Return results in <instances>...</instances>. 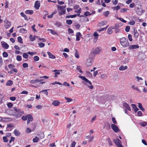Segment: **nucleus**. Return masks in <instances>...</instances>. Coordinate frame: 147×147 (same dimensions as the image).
<instances>
[{
	"label": "nucleus",
	"instance_id": "obj_1",
	"mask_svg": "<svg viewBox=\"0 0 147 147\" xmlns=\"http://www.w3.org/2000/svg\"><path fill=\"white\" fill-rule=\"evenodd\" d=\"M120 44L124 48L127 47L129 46V43L128 39L125 37H122L119 39Z\"/></svg>",
	"mask_w": 147,
	"mask_h": 147
},
{
	"label": "nucleus",
	"instance_id": "obj_2",
	"mask_svg": "<svg viewBox=\"0 0 147 147\" xmlns=\"http://www.w3.org/2000/svg\"><path fill=\"white\" fill-rule=\"evenodd\" d=\"M113 141L118 147H123L121 144V141L118 138H117L116 139H113Z\"/></svg>",
	"mask_w": 147,
	"mask_h": 147
},
{
	"label": "nucleus",
	"instance_id": "obj_3",
	"mask_svg": "<svg viewBox=\"0 0 147 147\" xmlns=\"http://www.w3.org/2000/svg\"><path fill=\"white\" fill-rule=\"evenodd\" d=\"M65 7L62 6H59V5L58 6V9H60L61 10V11L59 13V14L60 16H61L62 14H65Z\"/></svg>",
	"mask_w": 147,
	"mask_h": 147
},
{
	"label": "nucleus",
	"instance_id": "obj_4",
	"mask_svg": "<svg viewBox=\"0 0 147 147\" xmlns=\"http://www.w3.org/2000/svg\"><path fill=\"white\" fill-rule=\"evenodd\" d=\"M111 126V128L115 132L117 133L119 131V129L116 125L113 124H112Z\"/></svg>",
	"mask_w": 147,
	"mask_h": 147
},
{
	"label": "nucleus",
	"instance_id": "obj_5",
	"mask_svg": "<svg viewBox=\"0 0 147 147\" xmlns=\"http://www.w3.org/2000/svg\"><path fill=\"white\" fill-rule=\"evenodd\" d=\"M4 26L6 29L9 28L11 26V22L7 20H5L4 21Z\"/></svg>",
	"mask_w": 147,
	"mask_h": 147
},
{
	"label": "nucleus",
	"instance_id": "obj_6",
	"mask_svg": "<svg viewBox=\"0 0 147 147\" xmlns=\"http://www.w3.org/2000/svg\"><path fill=\"white\" fill-rule=\"evenodd\" d=\"M79 77L81 78L82 80L86 82L87 83L89 84L90 85H91L92 83L89 80L86 78L85 77L82 76H79Z\"/></svg>",
	"mask_w": 147,
	"mask_h": 147
},
{
	"label": "nucleus",
	"instance_id": "obj_7",
	"mask_svg": "<svg viewBox=\"0 0 147 147\" xmlns=\"http://www.w3.org/2000/svg\"><path fill=\"white\" fill-rule=\"evenodd\" d=\"M128 49L129 50H131L132 49H135L137 48H139V46L138 44L136 45H129V46Z\"/></svg>",
	"mask_w": 147,
	"mask_h": 147
},
{
	"label": "nucleus",
	"instance_id": "obj_8",
	"mask_svg": "<svg viewBox=\"0 0 147 147\" xmlns=\"http://www.w3.org/2000/svg\"><path fill=\"white\" fill-rule=\"evenodd\" d=\"M123 105L125 109L129 111H131V109L129 105L126 102H124L123 104Z\"/></svg>",
	"mask_w": 147,
	"mask_h": 147
},
{
	"label": "nucleus",
	"instance_id": "obj_9",
	"mask_svg": "<svg viewBox=\"0 0 147 147\" xmlns=\"http://www.w3.org/2000/svg\"><path fill=\"white\" fill-rule=\"evenodd\" d=\"M28 120L27 121V123L28 124L30 122V121H32L33 120V117L30 114L28 115L27 117Z\"/></svg>",
	"mask_w": 147,
	"mask_h": 147
},
{
	"label": "nucleus",
	"instance_id": "obj_10",
	"mask_svg": "<svg viewBox=\"0 0 147 147\" xmlns=\"http://www.w3.org/2000/svg\"><path fill=\"white\" fill-rule=\"evenodd\" d=\"M62 70H59L57 69H55L53 71L55 72L54 74H55L54 77L55 78L57 77V75H59L60 74V73L59 72L60 71H62Z\"/></svg>",
	"mask_w": 147,
	"mask_h": 147
},
{
	"label": "nucleus",
	"instance_id": "obj_11",
	"mask_svg": "<svg viewBox=\"0 0 147 147\" xmlns=\"http://www.w3.org/2000/svg\"><path fill=\"white\" fill-rule=\"evenodd\" d=\"M114 29V27L113 26H111L109 27L107 30L108 33L109 34H112L113 32V31L112 29Z\"/></svg>",
	"mask_w": 147,
	"mask_h": 147
},
{
	"label": "nucleus",
	"instance_id": "obj_12",
	"mask_svg": "<svg viewBox=\"0 0 147 147\" xmlns=\"http://www.w3.org/2000/svg\"><path fill=\"white\" fill-rule=\"evenodd\" d=\"M34 7L35 9H38L40 7V3L38 1H36L34 4Z\"/></svg>",
	"mask_w": 147,
	"mask_h": 147
},
{
	"label": "nucleus",
	"instance_id": "obj_13",
	"mask_svg": "<svg viewBox=\"0 0 147 147\" xmlns=\"http://www.w3.org/2000/svg\"><path fill=\"white\" fill-rule=\"evenodd\" d=\"M134 37L136 39H137L138 38L139 34L138 32L136 30L134 29Z\"/></svg>",
	"mask_w": 147,
	"mask_h": 147
},
{
	"label": "nucleus",
	"instance_id": "obj_14",
	"mask_svg": "<svg viewBox=\"0 0 147 147\" xmlns=\"http://www.w3.org/2000/svg\"><path fill=\"white\" fill-rule=\"evenodd\" d=\"M107 21L106 20L102 21L100 22L98 24L99 27H101L106 24Z\"/></svg>",
	"mask_w": 147,
	"mask_h": 147
},
{
	"label": "nucleus",
	"instance_id": "obj_15",
	"mask_svg": "<svg viewBox=\"0 0 147 147\" xmlns=\"http://www.w3.org/2000/svg\"><path fill=\"white\" fill-rule=\"evenodd\" d=\"M82 36V34L80 32H78L76 33V40L79 41L80 40V37Z\"/></svg>",
	"mask_w": 147,
	"mask_h": 147
},
{
	"label": "nucleus",
	"instance_id": "obj_16",
	"mask_svg": "<svg viewBox=\"0 0 147 147\" xmlns=\"http://www.w3.org/2000/svg\"><path fill=\"white\" fill-rule=\"evenodd\" d=\"M52 104L55 106H57L60 104V102L57 100H54Z\"/></svg>",
	"mask_w": 147,
	"mask_h": 147
},
{
	"label": "nucleus",
	"instance_id": "obj_17",
	"mask_svg": "<svg viewBox=\"0 0 147 147\" xmlns=\"http://www.w3.org/2000/svg\"><path fill=\"white\" fill-rule=\"evenodd\" d=\"M24 113L23 111L20 112V113H15V114L13 115H16L17 116V118H19Z\"/></svg>",
	"mask_w": 147,
	"mask_h": 147
},
{
	"label": "nucleus",
	"instance_id": "obj_18",
	"mask_svg": "<svg viewBox=\"0 0 147 147\" xmlns=\"http://www.w3.org/2000/svg\"><path fill=\"white\" fill-rule=\"evenodd\" d=\"M2 47L5 49H8L9 47V45L5 42L2 44Z\"/></svg>",
	"mask_w": 147,
	"mask_h": 147
},
{
	"label": "nucleus",
	"instance_id": "obj_19",
	"mask_svg": "<svg viewBox=\"0 0 147 147\" xmlns=\"http://www.w3.org/2000/svg\"><path fill=\"white\" fill-rule=\"evenodd\" d=\"M47 54L49 55V58L52 59H54L55 58V57L51 53L49 52H47Z\"/></svg>",
	"mask_w": 147,
	"mask_h": 147
},
{
	"label": "nucleus",
	"instance_id": "obj_20",
	"mask_svg": "<svg viewBox=\"0 0 147 147\" xmlns=\"http://www.w3.org/2000/svg\"><path fill=\"white\" fill-rule=\"evenodd\" d=\"M13 84V82L11 80H9L7 81L5 85L7 86H11Z\"/></svg>",
	"mask_w": 147,
	"mask_h": 147
},
{
	"label": "nucleus",
	"instance_id": "obj_21",
	"mask_svg": "<svg viewBox=\"0 0 147 147\" xmlns=\"http://www.w3.org/2000/svg\"><path fill=\"white\" fill-rule=\"evenodd\" d=\"M93 35L94 36V39L96 41L98 39V34L96 32H95L94 33Z\"/></svg>",
	"mask_w": 147,
	"mask_h": 147
},
{
	"label": "nucleus",
	"instance_id": "obj_22",
	"mask_svg": "<svg viewBox=\"0 0 147 147\" xmlns=\"http://www.w3.org/2000/svg\"><path fill=\"white\" fill-rule=\"evenodd\" d=\"M131 106L134 109V111L135 113L139 110L138 109L136 105L134 104H132Z\"/></svg>",
	"mask_w": 147,
	"mask_h": 147
},
{
	"label": "nucleus",
	"instance_id": "obj_23",
	"mask_svg": "<svg viewBox=\"0 0 147 147\" xmlns=\"http://www.w3.org/2000/svg\"><path fill=\"white\" fill-rule=\"evenodd\" d=\"M14 133L16 136H19L20 135V133L17 129H15Z\"/></svg>",
	"mask_w": 147,
	"mask_h": 147
},
{
	"label": "nucleus",
	"instance_id": "obj_24",
	"mask_svg": "<svg viewBox=\"0 0 147 147\" xmlns=\"http://www.w3.org/2000/svg\"><path fill=\"white\" fill-rule=\"evenodd\" d=\"M127 66H121L119 68V70L120 71H123L127 69Z\"/></svg>",
	"mask_w": 147,
	"mask_h": 147
},
{
	"label": "nucleus",
	"instance_id": "obj_25",
	"mask_svg": "<svg viewBox=\"0 0 147 147\" xmlns=\"http://www.w3.org/2000/svg\"><path fill=\"white\" fill-rule=\"evenodd\" d=\"M20 14L21 16L24 17L25 20H29V19L26 16L25 14L23 12H21Z\"/></svg>",
	"mask_w": 147,
	"mask_h": 147
},
{
	"label": "nucleus",
	"instance_id": "obj_26",
	"mask_svg": "<svg viewBox=\"0 0 147 147\" xmlns=\"http://www.w3.org/2000/svg\"><path fill=\"white\" fill-rule=\"evenodd\" d=\"M34 11L32 10H26L25 11V13L26 14H31L33 13Z\"/></svg>",
	"mask_w": 147,
	"mask_h": 147
},
{
	"label": "nucleus",
	"instance_id": "obj_27",
	"mask_svg": "<svg viewBox=\"0 0 147 147\" xmlns=\"http://www.w3.org/2000/svg\"><path fill=\"white\" fill-rule=\"evenodd\" d=\"M100 50L97 47L95 49L93 53L94 54H97L99 53Z\"/></svg>",
	"mask_w": 147,
	"mask_h": 147
},
{
	"label": "nucleus",
	"instance_id": "obj_28",
	"mask_svg": "<svg viewBox=\"0 0 147 147\" xmlns=\"http://www.w3.org/2000/svg\"><path fill=\"white\" fill-rule=\"evenodd\" d=\"M13 109L16 112V113H20V112H22L23 111H22L21 110L17 108L16 107H13Z\"/></svg>",
	"mask_w": 147,
	"mask_h": 147
},
{
	"label": "nucleus",
	"instance_id": "obj_29",
	"mask_svg": "<svg viewBox=\"0 0 147 147\" xmlns=\"http://www.w3.org/2000/svg\"><path fill=\"white\" fill-rule=\"evenodd\" d=\"M30 83L31 84H35L39 82V80L36 79L35 80H32L30 81Z\"/></svg>",
	"mask_w": 147,
	"mask_h": 147
},
{
	"label": "nucleus",
	"instance_id": "obj_30",
	"mask_svg": "<svg viewBox=\"0 0 147 147\" xmlns=\"http://www.w3.org/2000/svg\"><path fill=\"white\" fill-rule=\"evenodd\" d=\"M20 32L21 33H27V31L24 28H22L20 29Z\"/></svg>",
	"mask_w": 147,
	"mask_h": 147
},
{
	"label": "nucleus",
	"instance_id": "obj_31",
	"mask_svg": "<svg viewBox=\"0 0 147 147\" xmlns=\"http://www.w3.org/2000/svg\"><path fill=\"white\" fill-rule=\"evenodd\" d=\"M39 140V138L37 136L33 139V141L34 143H36L38 142Z\"/></svg>",
	"mask_w": 147,
	"mask_h": 147
},
{
	"label": "nucleus",
	"instance_id": "obj_32",
	"mask_svg": "<svg viewBox=\"0 0 147 147\" xmlns=\"http://www.w3.org/2000/svg\"><path fill=\"white\" fill-rule=\"evenodd\" d=\"M138 107L139 108L142 110V111H145L143 107L142 104L140 103H138Z\"/></svg>",
	"mask_w": 147,
	"mask_h": 147
},
{
	"label": "nucleus",
	"instance_id": "obj_33",
	"mask_svg": "<svg viewBox=\"0 0 147 147\" xmlns=\"http://www.w3.org/2000/svg\"><path fill=\"white\" fill-rule=\"evenodd\" d=\"M17 40L18 42L20 43H22L23 42L21 36H19L17 38Z\"/></svg>",
	"mask_w": 147,
	"mask_h": 147
},
{
	"label": "nucleus",
	"instance_id": "obj_34",
	"mask_svg": "<svg viewBox=\"0 0 147 147\" xmlns=\"http://www.w3.org/2000/svg\"><path fill=\"white\" fill-rule=\"evenodd\" d=\"M76 17V15L74 14L73 15L67 16L66 17V18H75Z\"/></svg>",
	"mask_w": 147,
	"mask_h": 147
},
{
	"label": "nucleus",
	"instance_id": "obj_35",
	"mask_svg": "<svg viewBox=\"0 0 147 147\" xmlns=\"http://www.w3.org/2000/svg\"><path fill=\"white\" fill-rule=\"evenodd\" d=\"M128 10L129 9L127 8H123L120 10V12L121 13L126 12L127 10Z\"/></svg>",
	"mask_w": 147,
	"mask_h": 147
},
{
	"label": "nucleus",
	"instance_id": "obj_36",
	"mask_svg": "<svg viewBox=\"0 0 147 147\" xmlns=\"http://www.w3.org/2000/svg\"><path fill=\"white\" fill-rule=\"evenodd\" d=\"M120 7L119 6L117 5L116 6L113 7L112 9L114 10H118L120 9Z\"/></svg>",
	"mask_w": 147,
	"mask_h": 147
},
{
	"label": "nucleus",
	"instance_id": "obj_37",
	"mask_svg": "<svg viewBox=\"0 0 147 147\" xmlns=\"http://www.w3.org/2000/svg\"><path fill=\"white\" fill-rule=\"evenodd\" d=\"M64 98L66 100H67V102H70L72 101V99L70 98H68L66 97H65Z\"/></svg>",
	"mask_w": 147,
	"mask_h": 147
},
{
	"label": "nucleus",
	"instance_id": "obj_38",
	"mask_svg": "<svg viewBox=\"0 0 147 147\" xmlns=\"http://www.w3.org/2000/svg\"><path fill=\"white\" fill-rule=\"evenodd\" d=\"M48 31H50L51 33L53 35H55V34H57V33L56 32H55V31L54 30H52V29H48L47 30Z\"/></svg>",
	"mask_w": 147,
	"mask_h": 147
},
{
	"label": "nucleus",
	"instance_id": "obj_39",
	"mask_svg": "<svg viewBox=\"0 0 147 147\" xmlns=\"http://www.w3.org/2000/svg\"><path fill=\"white\" fill-rule=\"evenodd\" d=\"M108 27V26H107V27H106L105 28H101L100 29H98V30H97L98 31H99V32H100L101 31H103L104 30H105L107 29V28Z\"/></svg>",
	"mask_w": 147,
	"mask_h": 147
},
{
	"label": "nucleus",
	"instance_id": "obj_40",
	"mask_svg": "<svg viewBox=\"0 0 147 147\" xmlns=\"http://www.w3.org/2000/svg\"><path fill=\"white\" fill-rule=\"evenodd\" d=\"M39 47L40 48H42L44 47L45 46V44L44 43L42 42H40L38 43Z\"/></svg>",
	"mask_w": 147,
	"mask_h": 147
},
{
	"label": "nucleus",
	"instance_id": "obj_41",
	"mask_svg": "<svg viewBox=\"0 0 147 147\" xmlns=\"http://www.w3.org/2000/svg\"><path fill=\"white\" fill-rule=\"evenodd\" d=\"M75 57L76 58H79V53L78 52V51L77 50H76L75 53Z\"/></svg>",
	"mask_w": 147,
	"mask_h": 147
},
{
	"label": "nucleus",
	"instance_id": "obj_42",
	"mask_svg": "<svg viewBox=\"0 0 147 147\" xmlns=\"http://www.w3.org/2000/svg\"><path fill=\"white\" fill-rule=\"evenodd\" d=\"M28 53L27 54L26 53H24L23 54V57L26 59H28Z\"/></svg>",
	"mask_w": 147,
	"mask_h": 147
},
{
	"label": "nucleus",
	"instance_id": "obj_43",
	"mask_svg": "<svg viewBox=\"0 0 147 147\" xmlns=\"http://www.w3.org/2000/svg\"><path fill=\"white\" fill-rule=\"evenodd\" d=\"M84 15L86 16H90L91 15V14L88 11H86L84 13Z\"/></svg>",
	"mask_w": 147,
	"mask_h": 147
},
{
	"label": "nucleus",
	"instance_id": "obj_44",
	"mask_svg": "<svg viewBox=\"0 0 147 147\" xmlns=\"http://www.w3.org/2000/svg\"><path fill=\"white\" fill-rule=\"evenodd\" d=\"M30 38L31 41H32L35 40L36 38L35 36H32V35L31 34L30 36Z\"/></svg>",
	"mask_w": 147,
	"mask_h": 147
},
{
	"label": "nucleus",
	"instance_id": "obj_45",
	"mask_svg": "<svg viewBox=\"0 0 147 147\" xmlns=\"http://www.w3.org/2000/svg\"><path fill=\"white\" fill-rule=\"evenodd\" d=\"M55 25L57 27H59L61 25V23L60 22H57L55 23Z\"/></svg>",
	"mask_w": 147,
	"mask_h": 147
},
{
	"label": "nucleus",
	"instance_id": "obj_46",
	"mask_svg": "<svg viewBox=\"0 0 147 147\" xmlns=\"http://www.w3.org/2000/svg\"><path fill=\"white\" fill-rule=\"evenodd\" d=\"M66 23L68 25H70L72 23V22L71 20H67L66 21Z\"/></svg>",
	"mask_w": 147,
	"mask_h": 147
},
{
	"label": "nucleus",
	"instance_id": "obj_47",
	"mask_svg": "<svg viewBox=\"0 0 147 147\" xmlns=\"http://www.w3.org/2000/svg\"><path fill=\"white\" fill-rule=\"evenodd\" d=\"M3 141L5 142H7L8 141V139L7 138V136H4L3 138Z\"/></svg>",
	"mask_w": 147,
	"mask_h": 147
},
{
	"label": "nucleus",
	"instance_id": "obj_48",
	"mask_svg": "<svg viewBox=\"0 0 147 147\" xmlns=\"http://www.w3.org/2000/svg\"><path fill=\"white\" fill-rule=\"evenodd\" d=\"M76 69L78 70V71L80 73H82L83 72L80 68V66H77L76 68Z\"/></svg>",
	"mask_w": 147,
	"mask_h": 147
},
{
	"label": "nucleus",
	"instance_id": "obj_49",
	"mask_svg": "<svg viewBox=\"0 0 147 147\" xmlns=\"http://www.w3.org/2000/svg\"><path fill=\"white\" fill-rule=\"evenodd\" d=\"M128 38L129 41H131L133 40V39L132 37V36L130 34H129L128 36Z\"/></svg>",
	"mask_w": 147,
	"mask_h": 147
},
{
	"label": "nucleus",
	"instance_id": "obj_50",
	"mask_svg": "<svg viewBox=\"0 0 147 147\" xmlns=\"http://www.w3.org/2000/svg\"><path fill=\"white\" fill-rule=\"evenodd\" d=\"M3 55L4 57H8V54L6 52H4L3 53Z\"/></svg>",
	"mask_w": 147,
	"mask_h": 147
},
{
	"label": "nucleus",
	"instance_id": "obj_51",
	"mask_svg": "<svg viewBox=\"0 0 147 147\" xmlns=\"http://www.w3.org/2000/svg\"><path fill=\"white\" fill-rule=\"evenodd\" d=\"M130 27L129 26H127L125 27V31L126 32H128L129 31Z\"/></svg>",
	"mask_w": 147,
	"mask_h": 147
},
{
	"label": "nucleus",
	"instance_id": "obj_52",
	"mask_svg": "<svg viewBox=\"0 0 147 147\" xmlns=\"http://www.w3.org/2000/svg\"><path fill=\"white\" fill-rule=\"evenodd\" d=\"M28 115L26 116H23L22 117V119L23 121H26L27 119Z\"/></svg>",
	"mask_w": 147,
	"mask_h": 147
},
{
	"label": "nucleus",
	"instance_id": "obj_53",
	"mask_svg": "<svg viewBox=\"0 0 147 147\" xmlns=\"http://www.w3.org/2000/svg\"><path fill=\"white\" fill-rule=\"evenodd\" d=\"M7 105L9 108H11L12 107L13 104L11 102H9L7 104Z\"/></svg>",
	"mask_w": 147,
	"mask_h": 147
},
{
	"label": "nucleus",
	"instance_id": "obj_54",
	"mask_svg": "<svg viewBox=\"0 0 147 147\" xmlns=\"http://www.w3.org/2000/svg\"><path fill=\"white\" fill-rule=\"evenodd\" d=\"M16 59L18 61H21L22 60V57L18 55L17 56Z\"/></svg>",
	"mask_w": 147,
	"mask_h": 147
},
{
	"label": "nucleus",
	"instance_id": "obj_55",
	"mask_svg": "<svg viewBox=\"0 0 147 147\" xmlns=\"http://www.w3.org/2000/svg\"><path fill=\"white\" fill-rule=\"evenodd\" d=\"M37 135L38 136L40 135L41 136H40V137L41 138H42L44 137V134L42 132L40 133L39 134H37Z\"/></svg>",
	"mask_w": 147,
	"mask_h": 147
},
{
	"label": "nucleus",
	"instance_id": "obj_56",
	"mask_svg": "<svg viewBox=\"0 0 147 147\" xmlns=\"http://www.w3.org/2000/svg\"><path fill=\"white\" fill-rule=\"evenodd\" d=\"M68 32L69 34L74 33V30L71 28H69L68 30Z\"/></svg>",
	"mask_w": 147,
	"mask_h": 147
},
{
	"label": "nucleus",
	"instance_id": "obj_57",
	"mask_svg": "<svg viewBox=\"0 0 147 147\" xmlns=\"http://www.w3.org/2000/svg\"><path fill=\"white\" fill-rule=\"evenodd\" d=\"M39 59V57L37 56H35L34 57V60L36 61H38Z\"/></svg>",
	"mask_w": 147,
	"mask_h": 147
},
{
	"label": "nucleus",
	"instance_id": "obj_58",
	"mask_svg": "<svg viewBox=\"0 0 147 147\" xmlns=\"http://www.w3.org/2000/svg\"><path fill=\"white\" fill-rule=\"evenodd\" d=\"M112 120L114 124H117V122L115 120V117H113L112 119Z\"/></svg>",
	"mask_w": 147,
	"mask_h": 147
},
{
	"label": "nucleus",
	"instance_id": "obj_59",
	"mask_svg": "<svg viewBox=\"0 0 147 147\" xmlns=\"http://www.w3.org/2000/svg\"><path fill=\"white\" fill-rule=\"evenodd\" d=\"M15 140V138L11 136V139L9 141L10 143H11L12 142H14Z\"/></svg>",
	"mask_w": 147,
	"mask_h": 147
},
{
	"label": "nucleus",
	"instance_id": "obj_60",
	"mask_svg": "<svg viewBox=\"0 0 147 147\" xmlns=\"http://www.w3.org/2000/svg\"><path fill=\"white\" fill-rule=\"evenodd\" d=\"M28 53L31 55H36V54L35 52H30V51L28 52Z\"/></svg>",
	"mask_w": 147,
	"mask_h": 147
},
{
	"label": "nucleus",
	"instance_id": "obj_61",
	"mask_svg": "<svg viewBox=\"0 0 147 147\" xmlns=\"http://www.w3.org/2000/svg\"><path fill=\"white\" fill-rule=\"evenodd\" d=\"M22 66L24 68H27L28 67V65L26 63H23Z\"/></svg>",
	"mask_w": 147,
	"mask_h": 147
},
{
	"label": "nucleus",
	"instance_id": "obj_62",
	"mask_svg": "<svg viewBox=\"0 0 147 147\" xmlns=\"http://www.w3.org/2000/svg\"><path fill=\"white\" fill-rule=\"evenodd\" d=\"M14 126L11 123H9L7 124V128H11L13 127Z\"/></svg>",
	"mask_w": 147,
	"mask_h": 147
},
{
	"label": "nucleus",
	"instance_id": "obj_63",
	"mask_svg": "<svg viewBox=\"0 0 147 147\" xmlns=\"http://www.w3.org/2000/svg\"><path fill=\"white\" fill-rule=\"evenodd\" d=\"M141 124L142 126L145 127L147 125V124L146 122L144 121L142 123H141Z\"/></svg>",
	"mask_w": 147,
	"mask_h": 147
},
{
	"label": "nucleus",
	"instance_id": "obj_64",
	"mask_svg": "<svg viewBox=\"0 0 147 147\" xmlns=\"http://www.w3.org/2000/svg\"><path fill=\"white\" fill-rule=\"evenodd\" d=\"M135 23V22L134 21H130L129 22V25H134Z\"/></svg>",
	"mask_w": 147,
	"mask_h": 147
}]
</instances>
